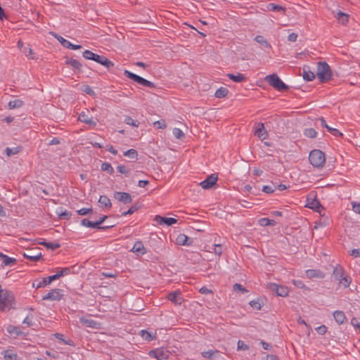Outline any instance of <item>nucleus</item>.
Returning a JSON list of instances; mask_svg holds the SVG:
<instances>
[{
    "mask_svg": "<svg viewBox=\"0 0 360 360\" xmlns=\"http://www.w3.org/2000/svg\"><path fill=\"white\" fill-rule=\"evenodd\" d=\"M167 299L176 305H180L184 301L181 292L179 290L169 292L167 296Z\"/></svg>",
    "mask_w": 360,
    "mask_h": 360,
    "instance_id": "nucleus-11",
    "label": "nucleus"
},
{
    "mask_svg": "<svg viewBox=\"0 0 360 360\" xmlns=\"http://www.w3.org/2000/svg\"><path fill=\"white\" fill-rule=\"evenodd\" d=\"M255 41L258 44L262 45L264 48L271 49V45L268 42V41L261 35H257L255 38Z\"/></svg>",
    "mask_w": 360,
    "mask_h": 360,
    "instance_id": "nucleus-29",
    "label": "nucleus"
},
{
    "mask_svg": "<svg viewBox=\"0 0 360 360\" xmlns=\"http://www.w3.org/2000/svg\"><path fill=\"white\" fill-rule=\"evenodd\" d=\"M117 170L121 174H124L126 176H129L130 170L127 169L124 165H120L117 167Z\"/></svg>",
    "mask_w": 360,
    "mask_h": 360,
    "instance_id": "nucleus-51",
    "label": "nucleus"
},
{
    "mask_svg": "<svg viewBox=\"0 0 360 360\" xmlns=\"http://www.w3.org/2000/svg\"><path fill=\"white\" fill-rule=\"evenodd\" d=\"M353 257H360V249H353L352 250L350 254Z\"/></svg>",
    "mask_w": 360,
    "mask_h": 360,
    "instance_id": "nucleus-64",
    "label": "nucleus"
},
{
    "mask_svg": "<svg viewBox=\"0 0 360 360\" xmlns=\"http://www.w3.org/2000/svg\"><path fill=\"white\" fill-rule=\"evenodd\" d=\"M0 259L2 260V263L4 266H11L16 264L17 260L15 258L9 257L8 255H6L3 253L0 252Z\"/></svg>",
    "mask_w": 360,
    "mask_h": 360,
    "instance_id": "nucleus-23",
    "label": "nucleus"
},
{
    "mask_svg": "<svg viewBox=\"0 0 360 360\" xmlns=\"http://www.w3.org/2000/svg\"><path fill=\"white\" fill-rule=\"evenodd\" d=\"M269 289L276 293V295L281 297H285L288 294V288L283 285H279L274 283L268 284Z\"/></svg>",
    "mask_w": 360,
    "mask_h": 360,
    "instance_id": "nucleus-9",
    "label": "nucleus"
},
{
    "mask_svg": "<svg viewBox=\"0 0 360 360\" xmlns=\"http://www.w3.org/2000/svg\"><path fill=\"white\" fill-rule=\"evenodd\" d=\"M316 75L321 83L330 81L333 76L330 65L325 61L318 62Z\"/></svg>",
    "mask_w": 360,
    "mask_h": 360,
    "instance_id": "nucleus-3",
    "label": "nucleus"
},
{
    "mask_svg": "<svg viewBox=\"0 0 360 360\" xmlns=\"http://www.w3.org/2000/svg\"><path fill=\"white\" fill-rule=\"evenodd\" d=\"M218 350H207L202 352V356L204 358L208 359H214V354H218Z\"/></svg>",
    "mask_w": 360,
    "mask_h": 360,
    "instance_id": "nucleus-41",
    "label": "nucleus"
},
{
    "mask_svg": "<svg viewBox=\"0 0 360 360\" xmlns=\"http://www.w3.org/2000/svg\"><path fill=\"white\" fill-rule=\"evenodd\" d=\"M81 224L84 226L92 228V229H102V230H107L108 229H110L114 226V225H108L104 226H99L97 221H91L87 219H83L81 221Z\"/></svg>",
    "mask_w": 360,
    "mask_h": 360,
    "instance_id": "nucleus-12",
    "label": "nucleus"
},
{
    "mask_svg": "<svg viewBox=\"0 0 360 360\" xmlns=\"http://www.w3.org/2000/svg\"><path fill=\"white\" fill-rule=\"evenodd\" d=\"M153 125L156 129H165L167 127L164 120H160L155 122L153 123Z\"/></svg>",
    "mask_w": 360,
    "mask_h": 360,
    "instance_id": "nucleus-52",
    "label": "nucleus"
},
{
    "mask_svg": "<svg viewBox=\"0 0 360 360\" xmlns=\"http://www.w3.org/2000/svg\"><path fill=\"white\" fill-rule=\"evenodd\" d=\"M333 317L338 324H343L346 322L347 318L342 311L337 310L333 312Z\"/></svg>",
    "mask_w": 360,
    "mask_h": 360,
    "instance_id": "nucleus-22",
    "label": "nucleus"
},
{
    "mask_svg": "<svg viewBox=\"0 0 360 360\" xmlns=\"http://www.w3.org/2000/svg\"><path fill=\"white\" fill-rule=\"evenodd\" d=\"M4 357L6 360H16L17 355L13 354L11 351L6 350L4 352Z\"/></svg>",
    "mask_w": 360,
    "mask_h": 360,
    "instance_id": "nucleus-49",
    "label": "nucleus"
},
{
    "mask_svg": "<svg viewBox=\"0 0 360 360\" xmlns=\"http://www.w3.org/2000/svg\"><path fill=\"white\" fill-rule=\"evenodd\" d=\"M233 290L236 292H240L241 293H245L248 290L244 288L241 284L240 283H236L233 286Z\"/></svg>",
    "mask_w": 360,
    "mask_h": 360,
    "instance_id": "nucleus-50",
    "label": "nucleus"
},
{
    "mask_svg": "<svg viewBox=\"0 0 360 360\" xmlns=\"http://www.w3.org/2000/svg\"><path fill=\"white\" fill-rule=\"evenodd\" d=\"M140 208V205L138 204H135L132 205L127 211L124 212L122 213V216H127L129 214H132L135 212H136Z\"/></svg>",
    "mask_w": 360,
    "mask_h": 360,
    "instance_id": "nucleus-47",
    "label": "nucleus"
},
{
    "mask_svg": "<svg viewBox=\"0 0 360 360\" xmlns=\"http://www.w3.org/2000/svg\"><path fill=\"white\" fill-rule=\"evenodd\" d=\"M316 330L319 335H324L327 332V327L325 325H321L317 327Z\"/></svg>",
    "mask_w": 360,
    "mask_h": 360,
    "instance_id": "nucleus-61",
    "label": "nucleus"
},
{
    "mask_svg": "<svg viewBox=\"0 0 360 360\" xmlns=\"http://www.w3.org/2000/svg\"><path fill=\"white\" fill-rule=\"evenodd\" d=\"M155 221L160 225L166 224L167 226H172L177 222V220L172 217H165L160 215H156Z\"/></svg>",
    "mask_w": 360,
    "mask_h": 360,
    "instance_id": "nucleus-17",
    "label": "nucleus"
},
{
    "mask_svg": "<svg viewBox=\"0 0 360 360\" xmlns=\"http://www.w3.org/2000/svg\"><path fill=\"white\" fill-rule=\"evenodd\" d=\"M21 150H22V147L21 146H18V147H15V148L7 147L5 149V153H6L7 156L10 157L11 155L18 154Z\"/></svg>",
    "mask_w": 360,
    "mask_h": 360,
    "instance_id": "nucleus-34",
    "label": "nucleus"
},
{
    "mask_svg": "<svg viewBox=\"0 0 360 360\" xmlns=\"http://www.w3.org/2000/svg\"><path fill=\"white\" fill-rule=\"evenodd\" d=\"M292 283L294 284L295 286H296L298 288L302 289V288H305L304 283L301 280L293 279L292 281Z\"/></svg>",
    "mask_w": 360,
    "mask_h": 360,
    "instance_id": "nucleus-58",
    "label": "nucleus"
},
{
    "mask_svg": "<svg viewBox=\"0 0 360 360\" xmlns=\"http://www.w3.org/2000/svg\"><path fill=\"white\" fill-rule=\"evenodd\" d=\"M213 252L217 255L218 256H220L222 253V247L221 245H213Z\"/></svg>",
    "mask_w": 360,
    "mask_h": 360,
    "instance_id": "nucleus-59",
    "label": "nucleus"
},
{
    "mask_svg": "<svg viewBox=\"0 0 360 360\" xmlns=\"http://www.w3.org/2000/svg\"><path fill=\"white\" fill-rule=\"evenodd\" d=\"M63 290L61 289L55 288L51 290L49 293L46 295L43 296V300H51V301H59L63 297V294L62 293Z\"/></svg>",
    "mask_w": 360,
    "mask_h": 360,
    "instance_id": "nucleus-10",
    "label": "nucleus"
},
{
    "mask_svg": "<svg viewBox=\"0 0 360 360\" xmlns=\"http://www.w3.org/2000/svg\"><path fill=\"white\" fill-rule=\"evenodd\" d=\"M98 202L101 205V206L105 207L110 208L112 207L111 201L106 195H101L98 200Z\"/></svg>",
    "mask_w": 360,
    "mask_h": 360,
    "instance_id": "nucleus-32",
    "label": "nucleus"
},
{
    "mask_svg": "<svg viewBox=\"0 0 360 360\" xmlns=\"http://www.w3.org/2000/svg\"><path fill=\"white\" fill-rule=\"evenodd\" d=\"M255 134L261 140L266 139L268 134L264 128L263 123H255Z\"/></svg>",
    "mask_w": 360,
    "mask_h": 360,
    "instance_id": "nucleus-15",
    "label": "nucleus"
},
{
    "mask_svg": "<svg viewBox=\"0 0 360 360\" xmlns=\"http://www.w3.org/2000/svg\"><path fill=\"white\" fill-rule=\"evenodd\" d=\"M114 198L124 204H129L132 202V198L128 193L116 191L114 193Z\"/></svg>",
    "mask_w": 360,
    "mask_h": 360,
    "instance_id": "nucleus-13",
    "label": "nucleus"
},
{
    "mask_svg": "<svg viewBox=\"0 0 360 360\" xmlns=\"http://www.w3.org/2000/svg\"><path fill=\"white\" fill-rule=\"evenodd\" d=\"M172 133L174 137L178 139H182L185 137L184 132L179 128H174Z\"/></svg>",
    "mask_w": 360,
    "mask_h": 360,
    "instance_id": "nucleus-48",
    "label": "nucleus"
},
{
    "mask_svg": "<svg viewBox=\"0 0 360 360\" xmlns=\"http://www.w3.org/2000/svg\"><path fill=\"white\" fill-rule=\"evenodd\" d=\"M100 64L105 66L108 70H110L115 65L113 62L110 60L108 58H107L104 56H103V59L101 60Z\"/></svg>",
    "mask_w": 360,
    "mask_h": 360,
    "instance_id": "nucleus-43",
    "label": "nucleus"
},
{
    "mask_svg": "<svg viewBox=\"0 0 360 360\" xmlns=\"http://www.w3.org/2000/svg\"><path fill=\"white\" fill-rule=\"evenodd\" d=\"M124 75L143 86H146L150 89H154L155 87V84L153 82L148 81L133 72H131L127 70L124 71Z\"/></svg>",
    "mask_w": 360,
    "mask_h": 360,
    "instance_id": "nucleus-7",
    "label": "nucleus"
},
{
    "mask_svg": "<svg viewBox=\"0 0 360 360\" xmlns=\"http://www.w3.org/2000/svg\"><path fill=\"white\" fill-rule=\"evenodd\" d=\"M94 53H93L92 51L89 50H86L83 52L82 56L84 58L92 60L93 57H94Z\"/></svg>",
    "mask_w": 360,
    "mask_h": 360,
    "instance_id": "nucleus-56",
    "label": "nucleus"
},
{
    "mask_svg": "<svg viewBox=\"0 0 360 360\" xmlns=\"http://www.w3.org/2000/svg\"><path fill=\"white\" fill-rule=\"evenodd\" d=\"M309 160L314 167L321 168L326 162L325 153L320 150H313L309 153Z\"/></svg>",
    "mask_w": 360,
    "mask_h": 360,
    "instance_id": "nucleus-5",
    "label": "nucleus"
},
{
    "mask_svg": "<svg viewBox=\"0 0 360 360\" xmlns=\"http://www.w3.org/2000/svg\"><path fill=\"white\" fill-rule=\"evenodd\" d=\"M352 205L353 211L355 213L360 214V203L357 202H352Z\"/></svg>",
    "mask_w": 360,
    "mask_h": 360,
    "instance_id": "nucleus-62",
    "label": "nucleus"
},
{
    "mask_svg": "<svg viewBox=\"0 0 360 360\" xmlns=\"http://www.w3.org/2000/svg\"><path fill=\"white\" fill-rule=\"evenodd\" d=\"M170 354L171 352L164 347L156 348L148 352V355L150 357L155 358L158 360H166L169 357Z\"/></svg>",
    "mask_w": 360,
    "mask_h": 360,
    "instance_id": "nucleus-8",
    "label": "nucleus"
},
{
    "mask_svg": "<svg viewBox=\"0 0 360 360\" xmlns=\"http://www.w3.org/2000/svg\"><path fill=\"white\" fill-rule=\"evenodd\" d=\"M79 120L89 125L96 126V122L94 121L91 117H89L84 112H82L79 116Z\"/></svg>",
    "mask_w": 360,
    "mask_h": 360,
    "instance_id": "nucleus-28",
    "label": "nucleus"
},
{
    "mask_svg": "<svg viewBox=\"0 0 360 360\" xmlns=\"http://www.w3.org/2000/svg\"><path fill=\"white\" fill-rule=\"evenodd\" d=\"M92 212H93L92 208H82L77 211L78 214L82 215V216H84V215H86L87 214L92 213Z\"/></svg>",
    "mask_w": 360,
    "mask_h": 360,
    "instance_id": "nucleus-55",
    "label": "nucleus"
},
{
    "mask_svg": "<svg viewBox=\"0 0 360 360\" xmlns=\"http://www.w3.org/2000/svg\"><path fill=\"white\" fill-rule=\"evenodd\" d=\"M306 274L309 278H324L326 276V274L319 269H308Z\"/></svg>",
    "mask_w": 360,
    "mask_h": 360,
    "instance_id": "nucleus-20",
    "label": "nucleus"
},
{
    "mask_svg": "<svg viewBox=\"0 0 360 360\" xmlns=\"http://www.w3.org/2000/svg\"><path fill=\"white\" fill-rule=\"evenodd\" d=\"M7 332L11 335H15V336H19L22 333L18 327L13 326H8L7 328Z\"/></svg>",
    "mask_w": 360,
    "mask_h": 360,
    "instance_id": "nucleus-40",
    "label": "nucleus"
},
{
    "mask_svg": "<svg viewBox=\"0 0 360 360\" xmlns=\"http://www.w3.org/2000/svg\"><path fill=\"white\" fill-rule=\"evenodd\" d=\"M332 276L338 284L343 285L344 288L349 287L352 282L350 276L345 273L344 268L340 264H336L333 267Z\"/></svg>",
    "mask_w": 360,
    "mask_h": 360,
    "instance_id": "nucleus-2",
    "label": "nucleus"
},
{
    "mask_svg": "<svg viewBox=\"0 0 360 360\" xmlns=\"http://www.w3.org/2000/svg\"><path fill=\"white\" fill-rule=\"evenodd\" d=\"M23 105V101L20 99H15L13 101H11L8 102V109H15L19 108Z\"/></svg>",
    "mask_w": 360,
    "mask_h": 360,
    "instance_id": "nucleus-33",
    "label": "nucleus"
},
{
    "mask_svg": "<svg viewBox=\"0 0 360 360\" xmlns=\"http://www.w3.org/2000/svg\"><path fill=\"white\" fill-rule=\"evenodd\" d=\"M23 256L32 262H37L41 259V253L40 252L33 253L31 250H27L23 253Z\"/></svg>",
    "mask_w": 360,
    "mask_h": 360,
    "instance_id": "nucleus-21",
    "label": "nucleus"
},
{
    "mask_svg": "<svg viewBox=\"0 0 360 360\" xmlns=\"http://www.w3.org/2000/svg\"><path fill=\"white\" fill-rule=\"evenodd\" d=\"M269 84L279 91H285L289 87L286 85L276 74L267 75L265 78Z\"/></svg>",
    "mask_w": 360,
    "mask_h": 360,
    "instance_id": "nucleus-6",
    "label": "nucleus"
},
{
    "mask_svg": "<svg viewBox=\"0 0 360 360\" xmlns=\"http://www.w3.org/2000/svg\"><path fill=\"white\" fill-rule=\"evenodd\" d=\"M229 93V90L225 87H220L218 89L214 94V96L219 98H225Z\"/></svg>",
    "mask_w": 360,
    "mask_h": 360,
    "instance_id": "nucleus-37",
    "label": "nucleus"
},
{
    "mask_svg": "<svg viewBox=\"0 0 360 360\" xmlns=\"http://www.w3.org/2000/svg\"><path fill=\"white\" fill-rule=\"evenodd\" d=\"M267 8L269 11H274V12H281L285 11V8L280 5H277L273 3L269 4L267 6Z\"/></svg>",
    "mask_w": 360,
    "mask_h": 360,
    "instance_id": "nucleus-38",
    "label": "nucleus"
},
{
    "mask_svg": "<svg viewBox=\"0 0 360 360\" xmlns=\"http://www.w3.org/2000/svg\"><path fill=\"white\" fill-rule=\"evenodd\" d=\"M74 266L62 268L60 271L56 274L44 278L41 281H35L32 285L36 288H43L49 285L52 281L60 278L64 276L68 275L72 272Z\"/></svg>",
    "mask_w": 360,
    "mask_h": 360,
    "instance_id": "nucleus-1",
    "label": "nucleus"
},
{
    "mask_svg": "<svg viewBox=\"0 0 360 360\" xmlns=\"http://www.w3.org/2000/svg\"><path fill=\"white\" fill-rule=\"evenodd\" d=\"M140 335L141 336V338L148 341V342H150L153 340H155L156 338V335L155 333V334H153L152 333H150L146 330H141L140 331Z\"/></svg>",
    "mask_w": 360,
    "mask_h": 360,
    "instance_id": "nucleus-27",
    "label": "nucleus"
},
{
    "mask_svg": "<svg viewBox=\"0 0 360 360\" xmlns=\"http://www.w3.org/2000/svg\"><path fill=\"white\" fill-rule=\"evenodd\" d=\"M23 52L25 54V56L27 57H28L29 58H30V59H35L33 51H32V49L31 48H30V47L25 48Z\"/></svg>",
    "mask_w": 360,
    "mask_h": 360,
    "instance_id": "nucleus-54",
    "label": "nucleus"
},
{
    "mask_svg": "<svg viewBox=\"0 0 360 360\" xmlns=\"http://www.w3.org/2000/svg\"><path fill=\"white\" fill-rule=\"evenodd\" d=\"M101 169L103 172H107L109 174H112L114 173L113 167L110 163L107 162L102 163Z\"/></svg>",
    "mask_w": 360,
    "mask_h": 360,
    "instance_id": "nucleus-39",
    "label": "nucleus"
},
{
    "mask_svg": "<svg viewBox=\"0 0 360 360\" xmlns=\"http://www.w3.org/2000/svg\"><path fill=\"white\" fill-rule=\"evenodd\" d=\"M303 78L306 81H312L315 78V74L310 70V68L307 65L303 67Z\"/></svg>",
    "mask_w": 360,
    "mask_h": 360,
    "instance_id": "nucleus-24",
    "label": "nucleus"
},
{
    "mask_svg": "<svg viewBox=\"0 0 360 360\" xmlns=\"http://www.w3.org/2000/svg\"><path fill=\"white\" fill-rule=\"evenodd\" d=\"M42 240L43 241L39 242V244L45 246L49 250H55L60 247V244L58 243L46 242L45 240Z\"/></svg>",
    "mask_w": 360,
    "mask_h": 360,
    "instance_id": "nucleus-26",
    "label": "nucleus"
},
{
    "mask_svg": "<svg viewBox=\"0 0 360 360\" xmlns=\"http://www.w3.org/2000/svg\"><path fill=\"white\" fill-rule=\"evenodd\" d=\"M250 305L253 308V309H255L257 310H259L261 309V304L259 303V302L258 300H252L250 302Z\"/></svg>",
    "mask_w": 360,
    "mask_h": 360,
    "instance_id": "nucleus-60",
    "label": "nucleus"
},
{
    "mask_svg": "<svg viewBox=\"0 0 360 360\" xmlns=\"http://www.w3.org/2000/svg\"><path fill=\"white\" fill-rule=\"evenodd\" d=\"M15 297L11 291L6 289L0 290V309L10 310L14 308Z\"/></svg>",
    "mask_w": 360,
    "mask_h": 360,
    "instance_id": "nucleus-4",
    "label": "nucleus"
},
{
    "mask_svg": "<svg viewBox=\"0 0 360 360\" xmlns=\"http://www.w3.org/2000/svg\"><path fill=\"white\" fill-rule=\"evenodd\" d=\"M131 251L134 252L137 256H142L146 253V249L141 240H138L134 243Z\"/></svg>",
    "mask_w": 360,
    "mask_h": 360,
    "instance_id": "nucleus-18",
    "label": "nucleus"
},
{
    "mask_svg": "<svg viewBox=\"0 0 360 360\" xmlns=\"http://www.w3.org/2000/svg\"><path fill=\"white\" fill-rule=\"evenodd\" d=\"M65 63L70 65L74 69L81 71L82 65L76 59L68 58L65 60Z\"/></svg>",
    "mask_w": 360,
    "mask_h": 360,
    "instance_id": "nucleus-25",
    "label": "nucleus"
},
{
    "mask_svg": "<svg viewBox=\"0 0 360 360\" xmlns=\"http://www.w3.org/2000/svg\"><path fill=\"white\" fill-rule=\"evenodd\" d=\"M193 243V238L187 236L184 233L179 234L176 238V243L179 245L190 246Z\"/></svg>",
    "mask_w": 360,
    "mask_h": 360,
    "instance_id": "nucleus-16",
    "label": "nucleus"
},
{
    "mask_svg": "<svg viewBox=\"0 0 360 360\" xmlns=\"http://www.w3.org/2000/svg\"><path fill=\"white\" fill-rule=\"evenodd\" d=\"M337 19L340 23H341L342 25H345L348 22L349 15L347 13H345L342 11H339L337 13Z\"/></svg>",
    "mask_w": 360,
    "mask_h": 360,
    "instance_id": "nucleus-31",
    "label": "nucleus"
},
{
    "mask_svg": "<svg viewBox=\"0 0 360 360\" xmlns=\"http://www.w3.org/2000/svg\"><path fill=\"white\" fill-rule=\"evenodd\" d=\"M275 189H276V187H272L271 186H264L262 187V191L266 193H272L275 191Z\"/></svg>",
    "mask_w": 360,
    "mask_h": 360,
    "instance_id": "nucleus-57",
    "label": "nucleus"
},
{
    "mask_svg": "<svg viewBox=\"0 0 360 360\" xmlns=\"http://www.w3.org/2000/svg\"><path fill=\"white\" fill-rule=\"evenodd\" d=\"M124 122L125 124L135 127H138L139 125V122L137 120H134L130 116H125Z\"/></svg>",
    "mask_w": 360,
    "mask_h": 360,
    "instance_id": "nucleus-42",
    "label": "nucleus"
},
{
    "mask_svg": "<svg viewBox=\"0 0 360 360\" xmlns=\"http://www.w3.org/2000/svg\"><path fill=\"white\" fill-rule=\"evenodd\" d=\"M259 224L262 226H275L276 224V221L269 218H261L259 220Z\"/></svg>",
    "mask_w": 360,
    "mask_h": 360,
    "instance_id": "nucleus-35",
    "label": "nucleus"
},
{
    "mask_svg": "<svg viewBox=\"0 0 360 360\" xmlns=\"http://www.w3.org/2000/svg\"><path fill=\"white\" fill-rule=\"evenodd\" d=\"M227 77L235 82H242L246 80L245 77L241 73H238L237 75L228 74Z\"/></svg>",
    "mask_w": 360,
    "mask_h": 360,
    "instance_id": "nucleus-30",
    "label": "nucleus"
},
{
    "mask_svg": "<svg viewBox=\"0 0 360 360\" xmlns=\"http://www.w3.org/2000/svg\"><path fill=\"white\" fill-rule=\"evenodd\" d=\"M249 349L248 346L242 340H238V349L240 350H248Z\"/></svg>",
    "mask_w": 360,
    "mask_h": 360,
    "instance_id": "nucleus-63",
    "label": "nucleus"
},
{
    "mask_svg": "<svg viewBox=\"0 0 360 360\" xmlns=\"http://www.w3.org/2000/svg\"><path fill=\"white\" fill-rule=\"evenodd\" d=\"M319 120L321 122V126L323 128L327 129L328 131L330 132L333 136H343V134L338 129L329 127L327 124V122L323 117H320L319 119Z\"/></svg>",
    "mask_w": 360,
    "mask_h": 360,
    "instance_id": "nucleus-19",
    "label": "nucleus"
},
{
    "mask_svg": "<svg viewBox=\"0 0 360 360\" xmlns=\"http://www.w3.org/2000/svg\"><path fill=\"white\" fill-rule=\"evenodd\" d=\"M62 46L66 49H72V50H77L82 49L81 45H75L72 44L70 41L68 40H63L62 42Z\"/></svg>",
    "mask_w": 360,
    "mask_h": 360,
    "instance_id": "nucleus-36",
    "label": "nucleus"
},
{
    "mask_svg": "<svg viewBox=\"0 0 360 360\" xmlns=\"http://www.w3.org/2000/svg\"><path fill=\"white\" fill-rule=\"evenodd\" d=\"M304 135L309 138H315L317 135V132L313 128H308L304 129Z\"/></svg>",
    "mask_w": 360,
    "mask_h": 360,
    "instance_id": "nucleus-46",
    "label": "nucleus"
},
{
    "mask_svg": "<svg viewBox=\"0 0 360 360\" xmlns=\"http://www.w3.org/2000/svg\"><path fill=\"white\" fill-rule=\"evenodd\" d=\"M217 181V176L212 174L208 176L206 179L200 183V186L204 189L212 188Z\"/></svg>",
    "mask_w": 360,
    "mask_h": 360,
    "instance_id": "nucleus-14",
    "label": "nucleus"
},
{
    "mask_svg": "<svg viewBox=\"0 0 360 360\" xmlns=\"http://www.w3.org/2000/svg\"><path fill=\"white\" fill-rule=\"evenodd\" d=\"M308 207H309L310 209H312L315 211H318V210L321 207V204L319 202V200H316V199H314L312 200L311 202H308V205H307Z\"/></svg>",
    "mask_w": 360,
    "mask_h": 360,
    "instance_id": "nucleus-44",
    "label": "nucleus"
},
{
    "mask_svg": "<svg viewBox=\"0 0 360 360\" xmlns=\"http://www.w3.org/2000/svg\"><path fill=\"white\" fill-rule=\"evenodd\" d=\"M58 216L60 219H67L68 220L71 217L72 214L70 212L65 210L64 212L59 213Z\"/></svg>",
    "mask_w": 360,
    "mask_h": 360,
    "instance_id": "nucleus-53",
    "label": "nucleus"
},
{
    "mask_svg": "<svg viewBox=\"0 0 360 360\" xmlns=\"http://www.w3.org/2000/svg\"><path fill=\"white\" fill-rule=\"evenodd\" d=\"M124 155L131 159L137 160L138 153L135 149H129L124 153Z\"/></svg>",
    "mask_w": 360,
    "mask_h": 360,
    "instance_id": "nucleus-45",
    "label": "nucleus"
}]
</instances>
